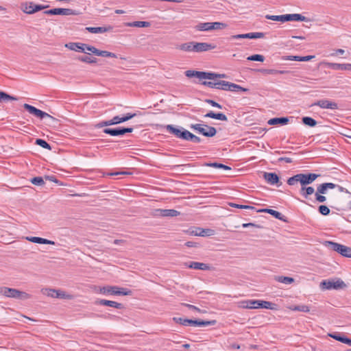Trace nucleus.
Masks as SVG:
<instances>
[{"mask_svg":"<svg viewBox=\"0 0 351 351\" xmlns=\"http://www.w3.org/2000/svg\"><path fill=\"white\" fill-rule=\"evenodd\" d=\"M41 293L48 297L53 298H61L70 300L74 299L75 298L73 295L60 289L45 288L41 289Z\"/></svg>","mask_w":351,"mask_h":351,"instance_id":"obj_6","label":"nucleus"},{"mask_svg":"<svg viewBox=\"0 0 351 351\" xmlns=\"http://www.w3.org/2000/svg\"><path fill=\"white\" fill-rule=\"evenodd\" d=\"M95 291L104 295H130L132 293V291L130 290L124 288H120L116 286L99 287L95 289Z\"/></svg>","mask_w":351,"mask_h":351,"instance_id":"obj_5","label":"nucleus"},{"mask_svg":"<svg viewBox=\"0 0 351 351\" xmlns=\"http://www.w3.org/2000/svg\"><path fill=\"white\" fill-rule=\"evenodd\" d=\"M167 130L171 133V134H173L174 135H176L177 137H180V134H182V132L180 130L178 129V128H174L173 126L171 125H168L167 126Z\"/></svg>","mask_w":351,"mask_h":351,"instance_id":"obj_46","label":"nucleus"},{"mask_svg":"<svg viewBox=\"0 0 351 351\" xmlns=\"http://www.w3.org/2000/svg\"><path fill=\"white\" fill-rule=\"evenodd\" d=\"M313 58H314V56H288L283 57L282 59L285 60L306 62V61L311 60Z\"/></svg>","mask_w":351,"mask_h":351,"instance_id":"obj_23","label":"nucleus"},{"mask_svg":"<svg viewBox=\"0 0 351 351\" xmlns=\"http://www.w3.org/2000/svg\"><path fill=\"white\" fill-rule=\"evenodd\" d=\"M225 74H218L212 72L199 71V82L203 80H209V82L221 81L219 78L226 77Z\"/></svg>","mask_w":351,"mask_h":351,"instance_id":"obj_10","label":"nucleus"},{"mask_svg":"<svg viewBox=\"0 0 351 351\" xmlns=\"http://www.w3.org/2000/svg\"><path fill=\"white\" fill-rule=\"evenodd\" d=\"M316 200L319 202H324L326 200V197L320 193H315Z\"/></svg>","mask_w":351,"mask_h":351,"instance_id":"obj_61","label":"nucleus"},{"mask_svg":"<svg viewBox=\"0 0 351 351\" xmlns=\"http://www.w3.org/2000/svg\"><path fill=\"white\" fill-rule=\"evenodd\" d=\"M199 133L207 137H212L216 134L217 131L214 127L201 123L199 124Z\"/></svg>","mask_w":351,"mask_h":351,"instance_id":"obj_12","label":"nucleus"},{"mask_svg":"<svg viewBox=\"0 0 351 351\" xmlns=\"http://www.w3.org/2000/svg\"><path fill=\"white\" fill-rule=\"evenodd\" d=\"M78 60L80 61H81V62H86V63H90V64L96 63L97 62V58H91V57L88 56H80L78 58Z\"/></svg>","mask_w":351,"mask_h":351,"instance_id":"obj_43","label":"nucleus"},{"mask_svg":"<svg viewBox=\"0 0 351 351\" xmlns=\"http://www.w3.org/2000/svg\"><path fill=\"white\" fill-rule=\"evenodd\" d=\"M0 295L7 298L19 299L21 300H26L30 299L32 297L30 294L25 291L5 287H0Z\"/></svg>","mask_w":351,"mask_h":351,"instance_id":"obj_4","label":"nucleus"},{"mask_svg":"<svg viewBox=\"0 0 351 351\" xmlns=\"http://www.w3.org/2000/svg\"><path fill=\"white\" fill-rule=\"evenodd\" d=\"M212 30V23H200L199 22V31H211Z\"/></svg>","mask_w":351,"mask_h":351,"instance_id":"obj_42","label":"nucleus"},{"mask_svg":"<svg viewBox=\"0 0 351 351\" xmlns=\"http://www.w3.org/2000/svg\"><path fill=\"white\" fill-rule=\"evenodd\" d=\"M36 144L40 145V147H42L43 148H45V149H47L49 150L51 149V146L45 141H44L43 139H36Z\"/></svg>","mask_w":351,"mask_h":351,"instance_id":"obj_52","label":"nucleus"},{"mask_svg":"<svg viewBox=\"0 0 351 351\" xmlns=\"http://www.w3.org/2000/svg\"><path fill=\"white\" fill-rule=\"evenodd\" d=\"M202 84L204 86H207L212 88H216L219 90L230 91L237 93L249 91V89L243 88L239 84L223 80L213 82L204 81L202 82Z\"/></svg>","mask_w":351,"mask_h":351,"instance_id":"obj_1","label":"nucleus"},{"mask_svg":"<svg viewBox=\"0 0 351 351\" xmlns=\"http://www.w3.org/2000/svg\"><path fill=\"white\" fill-rule=\"evenodd\" d=\"M322 244L328 249L337 252L340 254H341L343 248L344 247L343 245L330 241H325L323 242Z\"/></svg>","mask_w":351,"mask_h":351,"instance_id":"obj_17","label":"nucleus"},{"mask_svg":"<svg viewBox=\"0 0 351 351\" xmlns=\"http://www.w3.org/2000/svg\"><path fill=\"white\" fill-rule=\"evenodd\" d=\"M264 35L265 34L263 32H250V33H247V34L233 35L230 37V39L231 40L239 39V38L256 39V38H263Z\"/></svg>","mask_w":351,"mask_h":351,"instance_id":"obj_15","label":"nucleus"},{"mask_svg":"<svg viewBox=\"0 0 351 351\" xmlns=\"http://www.w3.org/2000/svg\"><path fill=\"white\" fill-rule=\"evenodd\" d=\"M180 138L186 140H192V139H196L197 137L191 134L190 132L187 130H184L182 132V134H180Z\"/></svg>","mask_w":351,"mask_h":351,"instance_id":"obj_44","label":"nucleus"},{"mask_svg":"<svg viewBox=\"0 0 351 351\" xmlns=\"http://www.w3.org/2000/svg\"><path fill=\"white\" fill-rule=\"evenodd\" d=\"M341 255L345 257L351 258V247L344 245Z\"/></svg>","mask_w":351,"mask_h":351,"instance_id":"obj_53","label":"nucleus"},{"mask_svg":"<svg viewBox=\"0 0 351 351\" xmlns=\"http://www.w3.org/2000/svg\"><path fill=\"white\" fill-rule=\"evenodd\" d=\"M185 75L188 77H197V70H188L185 72Z\"/></svg>","mask_w":351,"mask_h":351,"instance_id":"obj_57","label":"nucleus"},{"mask_svg":"<svg viewBox=\"0 0 351 351\" xmlns=\"http://www.w3.org/2000/svg\"><path fill=\"white\" fill-rule=\"evenodd\" d=\"M265 18L269 20L280 21L281 23H285L287 21H311L309 19L302 16L300 14H287L282 15L267 14Z\"/></svg>","mask_w":351,"mask_h":351,"instance_id":"obj_3","label":"nucleus"},{"mask_svg":"<svg viewBox=\"0 0 351 351\" xmlns=\"http://www.w3.org/2000/svg\"><path fill=\"white\" fill-rule=\"evenodd\" d=\"M275 280L279 282H281V283H283V284H286V285H289V284H291L294 282V279L293 278H291V277H287V276H276L275 278Z\"/></svg>","mask_w":351,"mask_h":351,"instance_id":"obj_35","label":"nucleus"},{"mask_svg":"<svg viewBox=\"0 0 351 351\" xmlns=\"http://www.w3.org/2000/svg\"><path fill=\"white\" fill-rule=\"evenodd\" d=\"M289 308L292 311H301V312H309L310 308L306 305H298L294 306H291Z\"/></svg>","mask_w":351,"mask_h":351,"instance_id":"obj_41","label":"nucleus"},{"mask_svg":"<svg viewBox=\"0 0 351 351\" xmlns=\"http://www.w3.org/2000/svg\"><path fill=\"white\" fill-rule=\"evenodd\" d=\"M302 123L308 126L314 127L317 125V121L311 117H304L302 118Z\"/></svg>","mask_w":351,"mask_h":351,"instance_id":"obj_39","label":"nucleus"},{"mask_svg":"<svg viewBox=\"0 0 351 351\" xmlns=\"http://www.w3.org/2000/svg\"><path fill=\"white\" fill-rule=\"evenodd\" d=\"M12 98L13 99L3 101V103H5V104L10 103L11 106H10V108H21L23 106V98H19V97H16L14 96H12Z\"/></svg>","mask_w":351,"mask_h":351,"instance_id":"obj_24","label":"nucleus"},{"mask_svg":"<svg viewBox=\"0 0 351 351\" xmlns=\"http://www.w3.org/2000/svg\"><path fill=\"white\" fill-rule=\"evenodd\" d=\"M318 177L319 175L315 173H298L293 176V177L289 178L287 180V184L289 185L293 186L295 185L297 182H300L302 186H306L313 182Z\"/></svg>","mask_w":351,"mask_h":351,"instance_id":"obj_2","label":"nucleus"},{"mask_svg":"<svg viewBox=\"0 0 351 351\" xmlns=\"http://www.w3.org/2000/svg\"><path fill=\"white\" fill-rule=\"evenodd\" d=\"M327 190L328 189H327L326 186L324 185V184H322L317 187V193H320V194H326Z\"/></svg>","mask_w":351,"mask_h":351,"instance_id":"obj_58","label":"nucleus"},{"mask_svg":"<svg viewBox=\"0 0 351 351\" xmlns=\"http://www.w3.org/2000/svg\"><path fill=\"white\" fill-rule=\"evenodd\" d=\"M150 25L148 21H134L125 23V26L130 27H148Z\"/></svg>","mask_w":351,"mask_h":351,"instance_id":"obj_27","label":"nucleus"},{"mask_svg":"<svg viewBox=\"0 0 351 351\" xmlns=\"http://www.w3.org/2000/svg\"><path fill=\"white\" fill-rule=\"evenodd\" d=\"M263 72L267 75H277V74H285L288 71L285 70H277V69H264Z\"/></svg>","mask_w":351,"mask_h":351,"instance_id":"obj_38","label":"nucleus"},{"mask_svg":"<svg viewBox=\"0 0 351 351\" xmlns=\"http://www.w3.org/2000/svg\"><path fill=\"white\" fill-rule=\"evenodd\" d=\"M315 192V189L312 186H308L306 189L305 194L304 193V197L307 198L308 195L313 194Z\"/></svg>","mask_w":351,"mask_h":351,"instance_id":"obj_60","label":"nucleus"},{"mask_svg":"<svg viewBox=\"0 0 351 351\" xmlns=\"http://www.w3.org/2000/svg\"><path fill=\"white\" fill-rule=\"evenodd\" d=\"M329 336L340 342H343V339L344 337L339 336L337 334H330Z\"/></svg>","mask_w":351,"mask_h":351,"instance_id":"obj_64","label":"nucleus"},{"mask_svg":"<svg viewBox=\"0 0 351 351\" xmlns=\"http://www.w3.org/2000/svg\"><path fill=\"white\" fill-rule=\"evenodd\" d=\"M84 46H83V48H84V53H86V50L88 51H90L92 52L94 54H96V52H97V49L95 48V47L93 46H91V45H88L87 44H85V43H83Z\"/></svg>","mask_w":351,"mask_h":351,"instance_id":"obj_54","label":"nucleus"},{"mask_svg":"<svg viewBox=\"0 0 351 351\" xmlns=\"http://www.w3.org/2000/svg\"><path fill=\"white\" fill-rule=\"evenodd\" d=\"M261 212H264L269 213L276 217V219H282V214L276 210L269 209V208H265L260 210Z\"/></svg>","mask_w":351,"mask_h":351,"instance_id":"obj_37","label":"nucleus"},{"mask_svg":"<svg viewBox=\"0 0 351 351\" xmlns=\"http://www.w3.org/2000/svg\"><path fill=\"white\" fill-rule=\"evenodd\" d=\"M260 308L271 309V310H276L277 306H276V304H275L272 302H268V301L260 300L259 308Z\"/></svg>","mask_w":351,"mask_h":351,"instance_id":"obj_33","label":"nucleus"},{"mask_svg":"<svg viewBox=\"0 0 351 351\" xmlns=\"http://www.w3.org/2000/svg\"><path fill=\"white\" fill-rule=\"evenodd\" d=\"M133 131V128H117V129H110L106 128L104 130V132L111 136H120L123 135L127 132H132Z\"/></svg>","mask_w":351,"mask_h":351,"instance_id":"obj_16","label":"nucleus"},{"mask_svg":"<svg viewBox=\"0 0 351 351\" xmlns=\"http://www.w3.org/2000/svg\"><path fill=\"white\" fill-rule=\"evenodd\" d=\"M180 212L174 209H156L154 211V215L156 217H170L178 216Z\"/></svg>","mask_w":351,"mask_h":351,"instance_id":"obj_11","label":"nucleus"},{"mask_svg":"<svg viewBox=\"0 0 351 351\" xmlns=\"http://www.w3.org/2000/svg\"><path fill=\"white\" fill-rule=\"evenodd\" d=\"M204 102L210 104L213 107H216L218 108H221V106L217 102L211 99H205Z\"/></svg>","mask_w":351,"mask_h":351,"instance_id":"obj_62","label":"nucleus"},{"mask_svg":"<svg viewBox=\"0 0 351 351\" xmlns=\"http://www.w3.org/2000/svg\"><path fill=\"white\" fill-rule=\"evenodd\" d=\"M205 117L213 118V119H218V120H221V121H226L227 120V117H226V116L225 114H223L222 113H214V112H212L206 114L205 115Z\"/></svg>","mask_w":351,"mask_h":351,"instance_id":"obj_34","label":"nucleus"},{"mask_svg":"<svg viewBox=\"0 0 351 351\" xmlns=\"http://www.w3.org/2000/svg\"><path fill=\"white\" fill-rule=\"evenodd\" d=\"M22 107L24 108V110H38L36 107L29 105L28 104H25L24 102H23Z\"/></svg>","mask_w":351,"mask_h":351,"instance_id":"obj_63","label":"nucleus"},{"mask_svg":"<svg viewBox=\"0 0 351 351\" xmlns=\"http://www.w3.org/2000/svg\"><path fill=\"white\" fill-rule=\"evenodd\" d=\"M35 117L40 119H47L49 120L48 123H51V121H54L55 119L46 113L44 111H30Z\"/></svg>","mask_w":351,"mask_h":351,"instance_id":"obj_28","label":"nucleus"},{"mask_svg":"<svg viewBox=\"0 0 351 351\" xmlns=\"http://www.w3.org/2000/svg\"><path fill=\"white\" fill-rule=\"evenodd\" d=\"M49 7V5H40L34 4L33 2H25L22 3L21 10L27 14H33L35 12L45 10Z\"/></svg>","mask_w":351,"mask_h":351,"instance_id":"obj_8","label":"nucleus"},{"mask_svg":"<svg viewBox=\"0 0 351 351\" xmlns=\"http://www.w3.org/2000/svg\"><path fill=\"white\" fill-rule=\"evenodd\" d=\"M213 267L206 263H199V269L202 270H211Z\"/></svg>","mask_w":351,"mask_h":351,"instance_id":"obj_59","label":"nucleus"},{"mask_svg":"<svg viewBox=\"0 0 351 351\" xmlns=\"http://www.w3.org/2000/svg\"><path fill=\"white\" fill-rule=\"evenodd\" d=\"M264 179L270 184L274 185L279 183V177L276 173L265 172L263 174Z\"/></svg>","mask_w":351,"mask_h":351,"instance_id":"obj_20","label":"nucleus"},{"mask_svg":"<svg viewBox=\"0 0 351 351\" xmlns=\"http://www.w3.org/2000/svg\"><path fill=\"white\" fill-rule=\"evenodd\" d=\"M215 234V230L213 229H199V236L200 237H209Z\"/></svg>","mask_w":351,"mask_h":351,"instance_id":"obj_40","label":"nucleus"},{"mask_svg":"<svg viewBox=\"0 0 351 351\" xmlns=\"http://www.w3.org/2000/svg\"><path fill=\"white\" fill-rule=\"evenodd\" d=\"M11 99H13L12 95L8 94L4 91L0 90V103H3V101H6Z\"/></svg>","mask_w":351,"mask_h":351,"instance_id":"obj_50","label":"nucleus"},{"mask_svg":"<svg viewBox=\"0 0 351 351\" xmlns=\"http://www.w3.org/2000/svg\"><path fill=\"white\" fill-rule=\"evenodd\" d=\"M31 182L32 184L38 186H40L44 184L43 179L41 177H35L32 179Z\"/></svg>","mask_w":351,"mask_h":351,"instance_id":"obj_56","label":"nucleus"},{"mask_svg":"<svg viewBox=\"0 0 351 351\" xmlns=\"http://www.w3.org/2000/svg\"><path fill=\"white\" fill-rule=\"evenodd\" d=\"M173 321L177 324H180L183 326H189V325H192L194 326H197V320H196V319H185V318H182V317H173Z\"/></svg>","mask_w":351,"mask_h":351,"instance_id":"obj_19","label":"nucleus"},{"mask_svg":"<svg viewBox=\"0 0 351 351\" xmlns=\"http://www.w3.org/2000/svg\"><path fill=\"white\" fill-rule=\"evenodd\" d=\"M346 287V285L341 279L323 280L320 283L322 289H343Z\"/></svg>","mask_w":351,"mask_h":351,"instance_id":"obj_7","label":"nucleus"},{"mask_svg":"<svg viewBox=\"0 0 351 351\" xmlns=\"http://www.w3.org/2000/svg\"><path fill=\"white\" fill-rule=\"evenodd\" d=\"M216 48V45L212 43H199V52L207 51Z\"/></svg>","mask_w":351,"mask_h":351,"instance_id":"obj_32","label":"nucleus"},{"mask_svg":"<svg viewBox=\"0 0 351 351\" xmlns=\"http://www.w3.org/2000/svg\"><path fill=\"white\" fill-rule=\"evenodd\" d=\"M247 60H250V61L263 62L265 60V57L261 54H254V55L248 56Z\"/></svg>","mask_w":351,"mask_h":351,"instance_id":"obj_48","label":"nucleus"},{"mask_svg":"<svg viewBox=\"0 0 351 351\" xmlns=\"http://www.w3.org/2000/svg\"><path fill=\"white\" fill-rule=\"evenodd\" d=\"M319 212L323 215H327L330 213V209L325 205H321L319 207Z\"/></svg>","mask_w":351,"mask_h":351,"instance_id":"obj_55","label":"nucleus"},{"mask_svg":"<svg viewBox=\"0 0 351 351\" xmlns=\"http://www.w3.org/2000/svg\"><path fill=\"white\" fill-rule=\"evenodd\" d=\"M260 300H243L239 302V307L242 308L256 309L259 308Z\"/></svg>","mask_w":351,"mask_h":351,"instance_id":"obj_14","label":"nucleus"},{"mask_svg":"<svg viewBox=\"0 0 351 351\" xmlns=\"http://www.w3.org/2000/svg\"><path fill=\"white\" fill-rule=\"evenodd\" d=\"M205 166H209V167H216V168H219V169H224V170H231V168L228 166H226V165H224L223 164H220V163H217V162H214V163H205L204 164Z\"/></svg>","mask_w":351,"mask_h":351,"instance_id":"obj_45","label":"nucleus"},{"mask_svg":"<svg viewBox=\"0 0 351 351\" xmlns=\"http://www.w3.org/2000/svg\"><path fill=\"white\" fill-rule=\"evenodd\" d=\"M217 323V321L213 319V320H209V321H204V320H201L199 319V327H206V326H214Z\"/></svg>","mask_w":351,"mask_h":351,"instance_id":"obj_47","label":"nucleus"},{"mask_svg":"<svg viewBox=\"0 0 351 351\" xmlns=\"http://www.w3.org/2000/svg\"><path fill=\"white\" fill-rule=\"evenodd\" d=\"M326 66L329 69L333 70H345L350 71L351 70V64H339V63H334V62H327Z\"/></svg>","mask_w":351,"mask_h":351,"instance_id":"obj_18","label":"nucleus"},{"mask_svg":"<svg viewBox=\"0 0 351 351\" xmlns=\"http://www.w3.org/2000/svg\"><path fill=\"white\" fill-rule=\"evenodd\" d=\"M96 56H101V57H107V58H117V54L107 51H101V50H97Z\"/></svg>","mask_w":351,"mask_h":351,"instance_id":"obj_36","label":"nucleus"},{"mask_svg":"<svg viewBox=\"0 0 351 351\" xmlns=\"http://www.w3.org/2000/svg\"><path fill=\"white\" fill-rule=\"evenodd\" d=\"M288 119L286 117L273 118L268 121L269 125H285L288 122Z\"/></svg>","mask_w":351,"mask_h":351,"instance_id":"obj_30","label":"nucleus"},{"mask_svg":"<svg viewBox=\"0 0 351 351\" xmlns=\"http://www.w3.org/2000/svg\"><path fill=\"white\" fill-rule=\"evenodd\" d=\"M83 43H69L65 45V47L70 50L77 51V52H84V48H83Z\"/></svg>","mask_w":351,"mask_h":351,"instance_id":"obj_25","label":"nucleus"},{"mask_svg":"<svg viewBox=\"0 0 351 351\" xmlns=\"http://www.w3.org/2000/svg\"><path fill=\"white\" fill-rule=\"evenodd\" d=\"M135 116V113H128L125 115H123L121 117L117 116L112 119V122L113 125L121 123L130 120V119L134 117Z\"/></svg>","mask_w":351,"mask_h":351,"instance_id":"obj_22","label":"nucleus"},{"mask_svg":"<svg viewBox=\"0 0 351 351\" xmlns=\"http://www.w3.org/2000/svg\"><path fill=\"white\" fill-rule=\"evenodd\" d=\"M180 49L186 51H197V43H184L180 46Z\"/></svg>","mask_w":351,"mask_h":351,"instance_id":"obj_29","label":"nucleus"},{"mask_svg":"<svg viewBox=\"0 0 351 351\" xmlns=\"http://www.w3.org/2000/svg\"><path fill=\"white\" fill-rule=\"evenodd\" d=\"M97 304L100 305H104L108 306L114 307L116 308H123V305L121 303H118L117 302L106 300H99L96 302Z\"/></svg>","mask_w":351,"mask_h":351,"instance_id":"obj_26","label":"nucleus"},{"mask_svg":"<svg viewBox=\"0 0 351 351\" xmlns=\"http://www.w3.org/2000/svg\"><path fill=\"white\" fill-rule=\"evenodd\" d=\"M110 29H111V27H109L108 28L105 27H86L87 31L88 32H90L93 34L104 33Z\"/></svg>","mask_w":351,"mask_h":351,"instance_id":"obj_31","label":"nucleus"},{"mask_svg":"<svg viewBox=\"0 0 351 351\" xmlns=\"http://www.w3.org/2000/svg\"><path fill=\"white\" fill-rule=\"evenodd\" d=\"M229 205L231 207L237 208H241V209H250L254 210V207L247 205H241V204H237L234 203H229Z\"/></svg>","mask_w":351,"mask_h":351,"instance_id":"obj_51","label":"nucleus"},{"mask_svg":"<svg viewBox=\"0 0 351 351\" xmlns=\"http://www.w3.org/2000/svg\"><path fill=\"white\" fill-rule=\"evenodd\" d=\"M227 27V25L224 23L221 22H213L212 23V30L213 29H221Z\"/></svg>","mask_w":351,"mask_h":351,"instance_id":"obj_49","label":"nucleus"},{"mask_svg":"<svg viewBox=\"0 0 351 351\" xmlns=\"http://www.w3.org/2000/svg\"><path fill=\"white\" fill-rule=\"evenodd\" d=\"M319 106L321 108L327 109H336L337 108V104L335 102L330 101L326 99L319 100L317 102H315L309 106V107Z\"/></svg>","mask_w":351,"mask_h":351,"instance_id":"obj_13","label":"nucleus"},{"mask_svg":"<svg viewBox=\"0 0 351 351\" xmlns=\"http://www.w3.org/2000/svg\"><path fill=\"white\" fill-rule=\"evenodd\" d=\"M27 241L39 244H48V245H55V242L51 240H48L46 239H43L38 237H27L25 238Z\"/></svg>","mask_w":351,"mask_h":351,"instance_id":"obj_21","label":"nucleus"},{"mask_svg":"<svg viewBox=\"0 0 351 351\" xmlns=\"http://www.w3.org/2000/svg\"><path fill=\"white\" fill-rule=\"evenodd\" d=\"M46 15H75L76 12L74 10L70 8H53L51 10H47L44 11L43 12Z\"/></svg>","mask_w":351,"mask_h":351,"instance_id":"obj_9","label":"nucleus"}]
</instances>
